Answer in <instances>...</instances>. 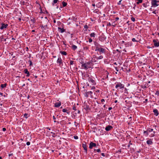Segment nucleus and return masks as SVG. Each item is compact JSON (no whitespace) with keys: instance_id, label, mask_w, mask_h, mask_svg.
<instances>
[{"instance_id":"nucleus-1","label":"nucleus","mask_w":159,"mask_h":159,"mask_svg":"<svg viewBox=\"0 0 159 159\" xmlns=\"http://www.w3.org/2000/svg\"><path fill=\"white\" fill-rule=\"evenodd\" d=\"M155 132L153 131V129L151 128H148L147 130L144 131L143 133V136L147 137L148 135L152 137L154 136Z\"/></svg>"},{"instance_id":"nucleus-2","label":"nucleus","mask_w":159,"mask_h":159,"mask_svg":"<svg viewBox=\"0 0 159 159\" xmlns=\"http://www.w3.org/2000/svg\"><path fill=\"white\" fill-rule=\"evenodd\" d=\"M115 84H116L115 88L117 89V91L122 93L123 89H124V85L119 82L116 83Z\"/></svg>"},{"instance_id":"nucleus-3","label":"nucleus","mask_w":159,"mask_h":159,"mask_svg":"<svg viewBox=\"0 0 159 159\" xmlns=\"http://www.w3.org/2000/svg\"><path fill=\"white\" fill-rule=\"evenodd\" d=\"M81 64L82 68L86 70L91 68L92 65V63L90 61H89L86 63H84V62H82Z\"/></svg>"},{"instance_id":"nucleus-4","label":"nucleus","mask_w":159,"mask_h":159,"mask_svg":"<svg viewBox=\"0 0 159 159\" xmlns=\"http://www.w3.org/2000/svg\"><path fill=\"white\" fill-rule=\"evenodd\" d=\"M95 51L96 52H98L99 53L97 52V54L98 55H99L105 53L106 50L104 48H102L101 47L99 48L97 47V48H96L95 49Z\"/></svg>"},{"instance_id":"nucleus-5","label":"nucleus","mask_w":159,"mask_h":159,"mask_svg":"<svg viewBox=\"0 0 159 159\" xmlns=\"http://www.w3.org/2000/svg\"><path fill=\"white\" fill-rule=\"evenodd\" d=\"M88 80L89 82L91 83L92 85H95L96 84V83L95 81L92 78V77L91 76V77H89Z\"/></svg>"},{"instance_id":"nucleus-6","label":"nucleus","mask_w":159,"mask_h":159,"mask_svg":"<svg viewBox=\"0 0 159 159\" xmlns=\"http://www.w3.org/2000/svg\"><path fill=\"white\" fill-rule=\"evenodd\" d=\"M158 2V1L156 0H152V5L153 7H156L158 6L157 2Z\"/></svg>"},{"instance_id":"nucleus-7","label":"nucleus","mask_w":159,"mask_h":159,"mask_svg":"<svg viewBox=\"0 0 159 159\" xmlns=\"http://www.w3.org/2000/svg\"><path fill=\"white\" fill-rule=\"evenodd\" d=\"M92 93H93V92L91 91H89L88 92H86L84 94V96L86 97H89V95H90L91 96V98H92Z\"/></svg>"},{"instance_id":"nucleus-8","label":"nucleus","mask_w":159,"mask_h":159,"mask_svg":"<svg viewBox=\"0 0 159 159\" xmlns=\"http://www.w3.org/2000/svg\"><path fill=\"white\" fill-rule=\"evenodd\" d=\"M94 147H96V144L92 142H91L89 144V148L91 149Z\"/></svg>"},{"instance_id":"nucleus-9","label":"nucleus","mask_w":159,"mask_h":159,"mask_svg":"<svg viewBox=\"0 0 159 159\" xmlns=\"http://www.w3.org/2000/svg\"><path fill=\"white\" fill-rule=\"evenodd\" d=\"M8 25L7 24H5L3 23H2L1 26L0 27L1 30H2L6 28L7 27Z\"/></svg>"},{"instance_id":"nucleus-10","label":"nucleus","mask_w":159,"mask_h":159,"mask_svg":"<svg viewBox=\"0 0 159 159\" xmlns=\"http://www.w3.org/2000/svg\"><path fill=\"white\" fill-rule=\"evenodd\" d=\"M113 129V127L111 125H108L105 128V130L107 131H109Z\"/></svg>"},{"instance_id":"nucleus-11","label":"nucleus","mask_w":159,"mask_h":159,"mask_svg":"<svg viewBox=\"0 0 159 159\" xmlns=\"http://www.w3.org/2000/svg\"><path fill=\"white\" fill-rule=\"evenodd\" d=\"M67 109H68V108H67L63 109L62 110V111L63 112H66L68 115H69L70 114V111H68Z\"/></svg>"},{"instance_id":"nucleus-12","label":"nucleus","mask_w":159,"mask_h":159,"mask_svg":"<svg viewBox=\"0 0 159 159\" xmlns=\"http://www.w3.org/2000/svg\"><path fill=\"white\" fill-rule=\"evenodd\" d=\"M103 4H104V3L102 2H99L97 4L96 6L97 7L100 8L101 6H102Z\"/></svg>"},{"instance_id":"nucleus-13","label":"nucleus","mask_w":159,"mask_h":159,"mask_svg":"<svg viewBox=\"0 0 159 159\" xmlns=\"http://www.w3.org/2000/svg\"><path fill=\"white\" fill-rule=\"evenodd\" d=\"M61 105V102H56L54 104V107H59Z\"/></svg>"},{"instance_id":"nucleus-14","label":"nucleus","mask_w":159,"mask_h":159,"mask_svg":"<svg viewBox=\"0 0 159 159\" xmlns=\"http://www.w3.org/2000/svg\"><path fill=\"white\" fill-rule=\"evenodd\" d=\"M57 63H58L59 64V65L60 66H61V64H62V60L61 58H58L57 60Z\"/></svg>"},{"instance_id":"nucleus-15","label":"nucleus","mask_w":159,"mask_h":159,"mask_svg":"<svg viewBox=\"0 0 159 159\" xmlns=\"http://www.w3.org/2000/svg\"><path fill=\"white\" fill-rule=\"evenodd\" d=\"M24 72L25 74H27L26 76L27 77H29L30 75V74L29 71H28L27 69H25L24 71Z\"/></svg>"},{"instance_id":"nucleus-16","label":"nucleus","mask_w":159,"mask_h":159,"mask_svg":"<svg viewBox=\"0 0 159 159\" xmlns=\"http://www.w3.org/2000/svg\"><path fill=\"white\" fill-rule=\"evenodd\" d=\"M153 42L154 43V45L155 47H158L159 46V43L157 42L156 40H153Z\"/></svg>"},{"instance_id":"nucleus-17","label":"nucleus","mask_w":159,"mask_h":159,"mask_svg":"<svg viewBox=\"0 0 159 159\" xmlns=\"http://www.w3.org/2000/svg\"><path fill=\"white\" fill-rule=\"evenodd\" d=\"M82 147L85 150V152L87 153V148L86 145L85 144V143H83L82 144Z\"/></svg>"},{"instance_id":"nucleus-18","label":"nucleus","mask_w":159,"mask_h":159,"mask_svg":"<svg viewBox=\"0 0 159 159\" xmlns=\"http://www.w3.org/2000/svg\"><path fill=\"white\" fill-rule=\"evenodd\" d=\"M153 112L154 113V114L156 116H157L158 115V110L156 109H154L153 110Z\"/></svg>"},{"instance_id":"nucleus-19","label":"nucleus","mask_w":159,"mask_h":159,"mask_svg":"<svg viewBox=\"0 0 159 159\" xmlns=\"http://www.w3.org/2000/svg\"><path fill=\"white\" fill-rule=\"evenodd\" d=\"M97 59V57L96 56H93V57L92 58V62H95L96 61Z\"/></svg>"},{"instance_id":"nucleus-20","label":"nucleus","mask_w":159,"mask_h":159,"mask_svg":"<svg viewBox=\"0 0 159 159\" xmlns=\"http://www.w3.org/2000/svg\"><path fill=\"white\" fill-rule=\"evenodd\" d=\"M147 143L148 145H151L153 143L151 139H148L147 141Z\"/></svg>"},{"instance_id":"nucleus-21","label":"nucleus","mask_w":159,"mask_h":159,"mask_svg":"<svg viewBox=\"0 0 159 159\" xmlns=\"http://www.w3.org/2000/svg\"><path fill=\"white\" fill-rule=\"evenodd\" d=\"M58 30L61 33L64 32L65 31V30L64 29L60 27H58Z\"/></svg>"},{"instance_id":"nucleus-22","label":"nucleus","mask_w":159,"mask_h":159,"mask_svg":"<svg viewBox=\"0 0 159 159\" xmlns=\"http://www.w3.org/2000/svg\"><path fill=\"white\" fill-rule=\"evenodd\" d=\"M62 4L63 5V7H60L61 8H62L63 7H64L66 6V5H67V3L66 2H65L64 1H63L62 2Z\"/></svg>"},{"instance_id":"nucleus-23","label":"nucleus","mask_w":159,"mask_h":159,"mask_svg":"<svg viewBox=\"0 0 159 159\" xmlns=\"http://www.w3.org/2000/svg\"><path fill=\"white\" fill-rule=\"evenodd\" d=\"M7 85V84L6 83L4 84H1V87L2 88L1 89H3L4 88L6 87Z\"/></svg>"},{"instance_id":"nucleus-24","label":"nucleus","mask_w":159,"mask_h":159,"mask_svg":"<svg viewBox=\"0 0 159 159\" xmlns=\"http://www.w3.org/2000/svg\"><path fill=\"white\" fill-rule=\"evenodd\" d=\"M94 45H95L96 48H97V47H98L99 48L101 47V46L100 44H99L98 43H97V42H95L94 43Z\"/></svg>"},{"instance_id":"nucleus-25","label":"nucleus","mask_w":159,"mask_h":159,"mask_svg":"<svg viewBox=\"0 0 159 159\" xmlns=\"http://www.w3.org/2000/svg\"><path fill=\"white\" fill-rule=\"evenodd\" d=\"M72 48V49L74 50H75V49H76L77 48V47L76 45H72L71 46Z\"/></svg>"},{"instance_id":"nucleus-26","label":"nucleus","mask_w":159,"mask_h":159,"mask_svg":"<svg viewBox=\"0 0 159 159\" xmlns=\"http://www.w3.org/2000/svg\"><path fill=\"white\" fill-rule=\"evenodd\" d=\"M90 36L91 37L94 38L95 37V34L94 32L91 33L90 34Z\"/></svg>"},{"instance_id":"nucleus-27","label":"nucleus","mask_w":159,"mask_h":159,"mask_svg":"<svg viewBox=\"0 0 159 159\" xmlns=\"http://www.w3.org/2000/svg\"><path fill=\"white\" fill-rule=\"evenodd\" d=\"M58 2H59L58 0H54L52 3V5H54L55 4L57 3Z\"/></svg>"},{"instance_id":"nucleus-28","label":"nucleus","mask_w":159,"mask_h":159,"mask_svg":"<svg viewBox=\"0 0 159 159\" xmlns=\"http://www.w3.org/2000/svg\"><path fill=\"white\" fill-rule=\"evenodd\" d=\"M98 60H100L102 59L103 58V57L102 55H100L99 57H97Z\"/></svg>"},{"instance_id":"nucleus-29","label":"nucleus","mask_w":159,"mask_h":159,"mask_svg":"<svg viewBox=\"0 0 159 159\" xmlns=\"http://www.w3.org/2000/svg\"><path fill=\"white\" fill-rule=\"evenodd\" d=\"M138 1V2H136L137 4H139L140 3H141L143 2V0H136Z\"/></svg>"},{"instance_id":"nucleus-30","label":"nucleus","mask_w":159,"mask_h":159,"mask_svg":"<svg viewBox=\"0 0 159 159\" xmlns=\"http://www.w3.org/2000/svg\"><path fill=\"white\" fill-rule=\"evenodd\" d=\"M61 54L64 55H66L67 54L66 52L65 51L61 52Z\"/></svg>"},{"instance_id":"nucleus-31","label":"nucleus","mask_w":159,"mask_h":159,"mask_svg":"<svg viewBox=\"0 0 159 159\" xmlns=\"http://www.w3.org/2000/svg\"><path fill=\"white\" fill-rule=\"evenodd\" d=\"M28 114H27L25 113L24 114V117H25L26 119H27L28 117Z\"/></svg>"},{"instance_id":"nucleus-32","label":"nucleus","mask_w":159,"mask_h":159,"mask_svg":"<svg viewBox=\"0 0 159 159\" xmlns=\"http://www.w3.org/2000/svg\"><path fill=\"white\" fill-rule=\"evenodd\" d=\"M84 28L86 29L85 31H87V29L89 28L88 26L87 25H85L84 26Z\"/></svg>"},{"instance_id":"nucleus-33","label":"nucleus","mask_w":159,"mask_h":159,"mask_svg":"<svg viewBox=\"0 0 159 159\" xmlns=\"http://www.w3.org/2000/svg\"><path fill=\"white\" fill-rule=\"evenodd\" d=\"M132 41L133 42H138V41L136 40L134 38H133L132 39Z\"/></svg>"},{"instance_id":"nucleus-34","label":"nucleus","mask_w":159,"mask_h":159,"mask_svg":"<svg viewBox=\"0 0 159 159\" xmlns=\"http://www.w3.org/2000/svg\"><path fill=\"white\" fill-rule=\"evenodd\" d=\"M51 133L52 134V137H55L56 136H55V134L54 133H53V132H51Z\"/></svg>"},{"instance_id":"nucleus-35","label":"nucleus","mask_w":159,"mask_h":159,"mask_svg":"<svg viewBox=\"0 0 159 159\" xmlns=\"http://www.w3.org/2000/svg\"><path fill=\"white\" fill-rule=\"evenodd\" d=\"M124 91V93H126L127 91V89L126 88L124 87V89H123V92Z\"/></svg>"},{"instance_id":"nucleus-36","label":"nucleus","mask_w":159,"mask_h":159,"mask_svg":"<svg viewBox=\"0 0 159 159\" xmlns=\"http://www.w3.org/2000/svg\"><path fill=\"white\" fill-rule=\"evenodd\" d=\"M131 20L133 22L135 21V19L134 17H132L131 18Z\"/></svg>"},{"instance_id":"nucleus-37","label":"nucleus","mask_w":159,"mask_h":159,"mask_svg":"<svg viewBox=\"0 0 159 159\" xmlns=\"http://www.w3.org/2000/svg\"><path fill=\"white\" fill-rule=\"evenodd\" d=\"M93 41V40L91 38H89V43H91Z\"/></svg>"},{"instance_id":"nucleus-38","label":"nucleus","mask_w":159,"mask_h":159,"mask_svg":"<svg viewBox=\"0 0 159 159\" xmlns=\"http://www.w3.org/2000/svg\"><path fill=\"white\" fill-rule=\"evenodd\" d=\"M74 63V61H70V65H72Z\"/></svg>"},{"instance_id":"nucleus-39","label":"nucleus","mask_w":159,"mask_h":159,"mask_svg":"<svg viewBox=\"0 0 159 159\" xmlns=\"http://www.w3.org/2000/svg\"><path fill=\"white\" fill-rule=\"evenodd\" d=\"M29 62L30 63V66H31L32 65V62L31 61H30V60H29Z\"/></svg>"},{"instance_id":"nucleus-40","label":"nucleus","mask_w":159,"mask_h":159,"mask_svg":"<svg viewBox=\"0 0 159 159\" xmlns=\"http://www.w3.org/2000/svg\"><path fill=\"white\" fill-rule=\"evenodd\" d=\"M74 138L75 139H78V137L77 136H74Z\"/></svg>"},{"instance_id":"nucleus-41","label":"nucleus","mask_w":159,"mask_h":159,"mask_svg":"<svg viewBox=\"0 0 159 159\" xmlns=\"http://www.w3.org/2000/svg\"><path fill=\"white\" fill-rule=\"evenodd\" d=\"M122 1V0H120V1H119V2H118L117 3V5H120L121 4V2Z\"/></svg>"},{"instance_id":"nucleus-42","label":"nucleus","mask_w":159,"mask_h":159,"mask_svg":"<svg viewBox=\"0 0 159 159\" xmlns=\"http://www.w3.org/2000/svg\"><path fill=\"white\" fill-rule=\"evenodd\" d=\"M132 143H131V142L130 141L129 142V144L128 146V148H129L130 147V145H132Z\"/></svg>"},{"instance_id":"nucleus-43","label":"nucleus","mask_w":159,"mask_h":159,"mask_svg":"<svg viewBox=\"0 0 159 159\" xmlns=\"http://www.w3.org/2000/svg\"><path fill=\"white\" fill-rule=\"evenodd\" d=\"M97 152H101V150H100V149H97Z\"/></svg>"},{"instance_id":"nucleus-44","label":"nucleus","mask_w":159,"mask_h":159,"mask_svg":"<svg viewBox=\"0 0 159 159\" xmlns=\"http://www.w3.org/2000/svg\"><path fill=\"white\" fill-rule=\"evenodd\" d=\"M31 21L33 22L34 23H35V20L34 18H33V19H31Z\"/></svg>"},{"instance_id":"nucleus-45","label":"nucleus","mask_w":159,"mask_h":159,"mask_svg":"<svg viewBox=\"0 0 159 159\" xmlns=\"http://www.w3.org/2000/svg\"><path fill=\"white\" fill-rule=\"evenodd\" d=\"M30 144V142H28L26 143V145H29Z\"/></svg>"},{"instance_id":"nucleus-46","label":"nucleus","mask_w":159,"mask_h":159,"mask_svg":"<svg viewBox=\"0 0 159 159\" xmlns=\"http://www.w3.org/2000/svg\"><path fill=\"white\" fill-rule=\"evenodd\" d=\"M73 109L74 111H76V107L74 106L73 108Z\"/></svg>"},{"instance_id":"nucleus-47","label":"nucleus","mask_w":159,"mask_h":159,"mask_svg":"<svg viewBox=\"0 0 159 159\" xmlns=\"http://www.w3.org/2000/svg\"><path fill=\"white\" fill-rule=\"evenodd\" d=\"M153 13H154V14H156V13H158V12H157V11L156 10H155V11H153Z\"/></svg>"},{"instance_id":"nucleus-48","label":"nucleus","mask_w":159,"mask_h":159,"mask_svg":"<svg viewBox=\"0 0 159 159\" xmlns=\"http://www.w3.org/2000/svg\"><path fill=\"white\" fill-rule=\"evenodd\" d=\"M148 101V99H145V101L143 102V103H146Z\"/></svg>"},{"instance_id":"nucleus-49","label":"nucleus","mask_w":159,"mask_h":159,"mask_svg":"<svg viewBox=\"0 0 159 159\" xmlns=\"http://www.w3.org/2000/svg\"><path fill=\"white\" fill-rule=\"evenodd\" d=\"M115 69L116 71L118 72L119 71V69L117 67H115Z\"/></svg>"},{"instance_id":"nucleus-50","label":"nucleus","mask_w":159,"mask_h":159,"mask_svg":"<svg viewBox=\"0 0 159 159\" xmlns=\"http://www.w3.org/2000/svg\"><path fill=\"white\" fill-rule=\"evenodd\" d=\"M6 130V128H2V130L3 131H5Z\"/></svg>"},{"instance_id":"nucleus-51","label":"nucleus","mask_w":159,"mask_h":159,"mask_svg":"<svg viewBox=\"0 0 159 159\" xmlns=\"http://www.w3.org/2000/svg\"><path fill=\"white\" fill-rule=\"evenodd\" d=\"M95 86H92V87H91V89H95Z\"/></svg>"},{"instance_id":"nucleus-52","label":"nucleus","mask_w":159,"mask_h":159,"mask_svg":"<svg viewBox=\"0 0 159 159\" xmlns=\"http://www.w3.org/2000/svg\"><path fill=\"white\" fill-rule=\"evenodd\" d=\"M101 102H105V100L103 99H101Z\"/></svg>"},{"instance_id":"nucleus-53","label":"nucleus","mask_w":159,"mask_h":159,"mask_svg":"<svg viewBox=\"0 0 159 159\" xmlns=\"http://www.w3.org/2000/svg\"><path fill=\"white\" fill-rule=\"evenodd\" d=\"M119 17H116L115 18V20L116 21L118 20H119Z\"/></svg>"},{"instance_id":"nucleus-54","label":"nucleus","mask_w":159,"mask_h":159,"mask_svg":"<svg viewBox=\"0 0 159 159\" xmlns=\"http://www.w3.org/2000/svg\"><path fill=\"white\" fill-rule=\"evenodd\" d=\"M101 155L103 157H105V154L104 153H101Z\"/></svg>"},{"instance_id":"nucleus-55","label":"nucleus","mask_w":159,"mask_h":159,"mask_svg":"<svg viewBox=\"0 0 159 159\" xmlns=\"http://www.w3.org/2000/svg\"><path fill=\"white\" fill-rule=\"evenodd\" d=\"M52 117H53V120H55L56 119V118L54 116H53Z\"/></svg>"},{"instance_id":"nucleus-56","label":"nucleus","mask_w":159,"mask_h":159,"mask_svg":"<svg viewBox=\"0 0 159 159\" xmlns=\"http://www.w3.org/2000/svg\"><path fill=\"white\" fill-rule=\"evenodd\" d=\"M112 109V107H109L108 108V110L109 111H110Z\"/></svg>"},{"instance_id":"nucleus-57","label":"nucleus","mask_w":159,"mask_h":159,"mask_svg":"<svg viewBox=\"0 0 159 159\" xmlns=\"http://www.w3.org/2000/svg\"><path fill=\"white\" fill-rule=\"evenodd\" d=\"M84 49L86 50H88V48L87 47H86L84 48Z\"/></svg>"},{"instance_id":"nucleus-58","label":"nucleus","mask_w":159,"mask_h":159,"mask_svg":"<svg viewBox=\"0 0 159 159\" xmlns=\"http://www.w3.org/2000/svg\"><path fill=\"white\" fill-rule=\"evenodd\" d=\"M26 50L27 51H28V49H29V48L28 47H26Z\"/></svg>"},{"instance_id":"nucleus-59","label":"nucleus","mask_w":159,"mask_h":159,"mask_svg":"<svg viewBox=\"0 0 159 159\" xmlns=\"http://www.w3.org/2000/svg\"><path fill=\"white\" fill-rule=\"evenodd\" d=\"M46 129H47L49 130H50L51 129H50V128L48 127H47L46 128Z\"/></svg>"},{"instance_id":"nucleus-60","label":"nucleus","mask_w":159,"mask_h":159,"mask_svg":"<svg viewBox=\"0 0 159 159\" xmlns=\"http://www.w3.org/2000/svg\"><path fill=\"white\" fill-rule=\"evenodd\" d=\"M92 6H93V7H95V4H92Z\"/></svg>"},{"instance_id":"nucleus-61","label":"nucleus","mask_w":159,"mask_h":159,"mask_svg":"<svg viewBox=\"0 0 159 159\" xmlns=\"http://www.w3.org/2000/svg\"><path fill=\"white\" fill-rule=\"evenodd\" d=\"M97 152V149H94V152Z\"/></svg>"},{"instance_id":"nucleus-62","label":"nucleus","mask_w":159,"mask_h":159,"mask_svg":"<svg viewBox=\"0 0 159 159\" xmlns=\"http://www.w3.org/2000/svg\"><path fill=\"white\" fill-rule=\"evenodd\" d=\"M114 64L115 65H117V63H116V62H114Z\"/></svg>"},{"instance_id":"nucleus-63","label":"nucleus","mask_w":159,"mask_h":159,"mask_svg":"<svg viewBox=\"0 0 159 159\" xmlns=\"http://www.w3.org/2000/svg\"><path fill=\"white\" fill-rule=\"evenodd\" d=\"M143 6L144 7H145V3H143Z\"/></svg>"},{"instance_id":"nucleus-64","label":"nucleus","mask_w":159,"mask_h":159,"mask_svg":"<svg viewBox=\"0 0 159 159\" xmlns=\"http://www.w3.org/2000/svg\"><path fill=\"white\" fill-rule=\"evenodd\" d=\"M123 51H124V52H126V50L125 49H124L123 50Z\"/></svg>"}]
</instances>
